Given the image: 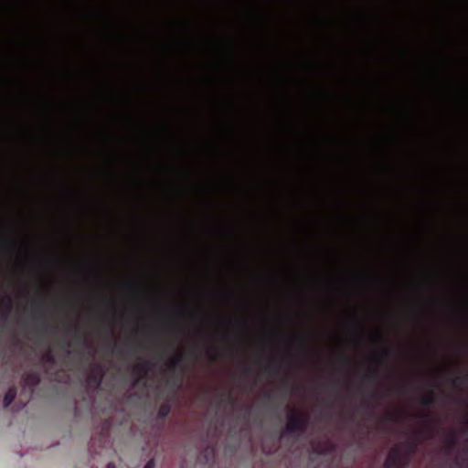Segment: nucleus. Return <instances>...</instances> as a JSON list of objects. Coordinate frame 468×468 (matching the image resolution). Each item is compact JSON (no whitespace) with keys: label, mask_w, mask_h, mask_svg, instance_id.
<instances>
[{"label":"nucleus","mask_w":468,"mask_h":468,"mask_svg":"<svg viewBox=\"0 0 468 468\" xmlns=\"http://www.w3.org/2000/svg\"><path fill=\"white\" fill-rule=\"evenodd\" d=\"M15 398V395L13 392H8L5 396V399H4V402H5V405L7 406L8 404H10L13 399Z\"/></svg>","instance_id":"obj_1"}]
</instances>
